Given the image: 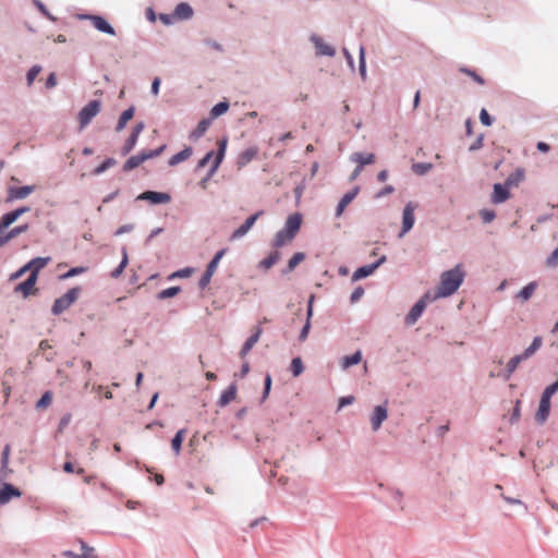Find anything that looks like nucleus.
Segmentation results:
<instances>
[{"mask_svg": "<svg viewBox=\"0 0 558 558\" xmlns=\"http://www.w3.org/2000/svg\"><path fill=\"white\" fill-rule=\"evenodd\" d=\"M465 274L461 264L456 265L453 268L446 270L440 276V281L435 289V294L432 300L440 298H448L452 295L464 281Z\"/></svg>", "mask_w": 558, "mask_h": 558, "instance_id": "obj_1", "label": "nucleus"}, {"mask_svg": "<svg viewBox=\"0 0 558 558\" xmlns=\"http://www.w3.org/2000/svg\"><path fill=\"white\" fill-rule=\"evenodd\" d=\"M81 287H74L68 290L63 295L56 299L51 312L53 315H60L64 311H66L80 296L81 294Z\"/></svg>", "mask_w": 558, "mask_h": 558, "instance_id": "obj_2", "label": "nucleus"}, {"mask_svg": "<svg viewBox=\"0 0 558 558\" xmlns=\"http://www.w3.org/2000/svg\"><path fill=\"white\" fill-rule=\"evenodd\" d=\"M101 101L98 99L90 100L78 112L80 129L86 128L92 120L100 112Z\"/></svg>", "mask_w": 558, "mask_h": 558, "instance_id": "obj_3", "label": "nucleus"}, {"mask_svg": "<svg viewBox=\"0 0 558 558\" xmlns=\"http://www.w3.org/2000/svg\"><path fill=\"white\" fill-rule=\"evenodd\" d=\"M433 301L429 292L425 293L410 310L404 318L407 326L414 325L426 308L427 302Z\"/></svg>", "mask_w": 558, "mask_h": 558, "instance_id": "obj_4", "label": "nucleus"}, {"mask_svg": "<svg viewBox=\"0 0 558 558\" xmlns=\"http://www.w3.org/2000/svg\"><path fill=\"white\" fill-rule=\"evenodd\" d=\"M417 205L413 202H409L405 204L402 210V228L401 232L399 233V236L402 238L404 234H407L414 226L415 217L414 211L416 209Z\"/></svg>", "mask_w": 558, "mask_h": 558, "instance_id": "obj_5", "label": "nucleus"}, {"mask_svg": "<svg viewBox=\"0 0 558 558\" xmlns=\"http://www.w3.org/2000/svg\"><path fill=\"white\" fill-rule=\"evenodd\" d=\"M388 401L386 400L383 404H378L373 409V412L371 414L369 421L371 426L374 432H377L383 423L388 417Z\"/></svg>", "mask_w": 558, "mask_h": 558, "instance_id": "obj_6", "label": "nucleus"}, {"mask_svg": "<svg viewBox=\"0 0 558 558\" xmlns=\"http://www.w3.org/2000/svg\"><path fill=\"white\" fill-rule=\"evenodd\" d=\"M264 215L263 210H259L250 217L246 218V220L238 228L235 229L232 234L230 235V241H235L242 239L244 235L247 234V232L252 229V227L255 225L257 219Z\"/></svg>", "mask_w": 558, "mask_h": 558, "instance_id": "obj_7", "label": "nucleus"}, {"mask_svg": "<svg viewBox=\"0 0 558 558\" xmlns=\"http://www.w3.org/2000/svg\"><path fill=\"white\" fill-rule=\"evenodd\" d=\"M310 40L315 47V53L317 57H322V56L335 57L336 56V49L332 46L326 44L319 35L312 34L310 36Z\"/></svg>", "mask_w": 558, "mask_h": 558, "instance_id": "obj_8", "label": "nucleus"}, {"mask_svg": "<svg viewBox=\"0 0 558 558\" xmlns=\"http://www.w3.org/2000/svg\"><path fill=\"white\" fill-rule=\"evenodd\" d=\"M138 201H147L150 204H167L171 201V196L165 192L145 191L141 193L137 198Z\"/></svg>", "mask_w": 558, "mask_h": 558, "instance_id": "obj_9", "label": "nucleus"}, {"mask_svg": "<svg viewBox=\"0 0 558 558\" xmlns=\"http://www.w3.org/2000/svg\"><path fill=\"white\" fill-rule=\"evenodd\" d=\"M81 19L89 20L94 27L105 34L114 36V28L100 15H82Z\"/></svg>", "mask_w": 558, "mask_h": 558, "instance_id": "obj_10", "label": "nucleus"}, {"mask_svg": "<svg viewBox=\"0 0 558 558\" xmlns=\"http://www.w3.org/2000/svg\"><path fill=\"white\" fill-rule=\"evenodd\" d=\"M550 414V399L547 395H542L538 410L535 414V421L538 425H543Z\"/></svg>", "mask_w": 558, "mask_h": 558, "instance_id": "obj_11", "label": "nucleus"}, {"mask_svg": "<svg viewBox=\"0 0 558 558\" xmlns=\"http://www.w3.org/2000/svg\"><path fill=\"white\" fill-rule=\"evenodd\" d=\"M360 192V186H354L352 190L347 192L339 201L336 207V217L339 218L343 214L345 207L356 197Z\"/></svg>", "mask_w": 558, "mask_h": 558, "instance_id": "obj_12", "label": "nucleus"}, {"mask_svg": "<svg viewBox=\"0 0 558 558\" xmlns=\"http://www.w3.org/2000/svg\"><path fill=\"white\" fill-rule=\"evenodd\" d=\"M258 155V147L251 146L243 150L236 158L238 169H242L247 166Z\"/></svg>", "mask_w": 558, "mask_h": 558, "instance_id": "obj_13", "label": "nucleus"}, {"mask_svg": "<svg viewBox=\"0 0 558 558\" xmlns=\"http://www.w3.org/2000/svg\"><path fill=\"white\" fill-rule=\"evenodd\" d=\"M510 197L509 187L504 183L494 184V192L492 195V202L494 204H501Z\"/></svg>", "mask_w": 558, "mask_h": 558, "instance_id": "obj_14", "label": "nucleus"}, {"mask_svg": "<svg viewBox=\"0 0 558 558\" xmlns=\"http://www.w3.org/2000/svg\"><path fill=\"white\" fill-rule=\"evenodd\" d=\"M21 492L12 484L4 483L0 489V505L8 504L13 497H20Z\"/></svg>", "mask_w": 558, "mask_h": 558, "instance_id": "obj_15", "label": "nucleus"}, {"mask_svg": "<svg viewBox=\"0 0 558 558\" xmlns=\"http://www.w3.org/2000/svg\"><path fill=\"white\" fill-rule=\"evenodd\" d=\"M36 281L37 278L35 277V275H29L25 281L19 283L14 288V292L22 293L24 298H27L33 293Z\"/></svg>", "mask_w": 558, "mask_h": 558, "instance_id": "obj_16", "label": "nucleus"}, {"mask_svg": "<svg viewBox=\"0 0 558 558\" xmlns=\"http://www.w3.org/2000/svg\"><path fill=\"white\" fill-rule=\"evenodd\" d=\"M301 223H302V216H301V214L295 213L288 217L283 229L286 231H288L292 236H295V234L298 233V231L301 228Z\"/></svg>", "mask_w": 558, "mask_h": 558, "instance_id": "obj_17", "label": "nucleus"}, {"mask_svg": "<svg viewBox=\"0 0 558 558\" xmlns=\"http://www.w3.org/2000/svg\"><path fill=\"white\" fill-rule=\"evenodd\" d=\"M217 145H218V149H217V153H215V155H214L215 158L211 163L214 166V170H218V168L220 167L221 162L225 159L227 145H228V137L225 136V137L220 138L218 141Z\"/></svg>", "mask_w": 558, "mask_h": 558, "instance_id": "obj_18", "label": "nucleus"}, {"mask_svg": "<svg viewBox=\"0 0 558 558\" xmlns=\"http://www.w3.org/2000/svg\"><path fill=\"white\" fill-rule=\"evenodd\" d=\"M211 122L213 121L209 118L202 119L197 123L196 128L190 133L189 138L191 141H193V142L198 141L202 136H204V134L206 133V131L210 126Z\"/></svg>", "mask_w": 558, "mask_h": 558, "instance_id": "obj_19", "label": "nucleus"}, {"mask_svg": "<svg viewBox=\"0 0 558 558\" xmlns=\"http://www.w3.org/2000/svg\"><path fill=\"white\" fill-rule=\"evenodd\" d=\"M263 330L260 327H256L255 331L246 339L240 351V356L245 357L252 348L257 343L260 338Z\"/></svg>", "mask_w": 558, "mask_h": 558, "instance_id": "obj_20", "label": "nucleus"}, {"mask_svg": "<svg viewBox=\"0 0 558 558\" xmlns=\"http://www.w3.org/2000/svg\"><path fill=\"white\" fill-rule=\"evenodd\" d=\"M193 13V9L187 2L179 3L173 11L177 21L190 20Z\"/></svg>", "mask_w": 558, "mask_h": 558, "instance_id": "obj_21", "label": "nucleus"}, {"mask_svg": "<svg viewBox=\"0 0 558 558\" xmlns=\"http://www.w3.org/2000/svg\"><path fill=\"white\" fill-rule=\"evenodd\" d=\"M350 160L356 162L363 169L364 166L372 165L375 161V155L373 153H353L350 155Z\"/></svg>", "mask_w": 558, "mask_h": 558, "instance_id": "obj_22", "label": "nucleus"}, {"mask_svg": "<svg viewBox=\"0 0 558 558\" xmlns=\"http://www.w3.org/2000/svg\"><path fill=\"white\" fill-rule=\"evenodd\" d=\"M49 257H35L26 263L27 268L29 269V275H35L38 278V272L49 263Z\"/></svg>", "mask_w": 558, "mask_h": 558, "instance_id": "obj_23", "label": "nucleus"}, {"mask_svg": "<svg viewBox=\"0 0 558 558\" xmlns=\"http://www.w3.org/2000/svg\"><path fill=\"white\" fill-rule=\"evenodd\" d=\"M33 185L13 186L9 190V197L12 199H23L33 193Z\"/></svg>", "mask_w": 558, "mask_h": 558, "instance_id": "obj_24", "label": "nucleus"}, {"mask_svg": "<svg viewBox=\"0 0 558 558\" xmlns=\"http://www.w3.org/2000/svg\"><path fill=\"white\" fill-rule=\"evenodd\" d=\"M193 155V148L191 146H185L181 151L173 155L169 160L168 165L170 167H174L182 161L187 160Z\"/></svg>", "mask_w": 558, "mask_h": 558, "instance_id": "obj_25", "label": "nucleus"}, {"mask_svg": "<svg viewBox=\"0 0 558 558\" xmlns=\"http://www.w3.org/2000/svg\"><path fill=\"white\" fill-rule=\"evenodd\" d=\"M236 389L238 388L235 383L230 384L228 388L222 391L218 400V405L226 407L229 402H231L236 396Z\"/></svg>", "mask_w": 558, "mask_h": 558, "instance_id": "obj_26", "label": "nucleus"}, {"mask_svg": "<svg viewBox=\"0 0 558 558\" xmlns=\"http://www.w3.org/2000/svg\"><path fill=\"white\" fill-rule=\"evenodd\" d=\"M134 113L135 108L133 106L124 110L118 120L116 131L121 132L126 126V123L134 117Z\"/></svg>", "mask_w": 558, "mask_h": 558, "instance_id": "obj_27", "label": "nucleus"}, {"mask_svg": "<svg viewBox=\"0 0 558 558\" xmlns=\"http://www.w3.org/2000/svg\"><path fill=\"white\" fill-rule=\"evenodd\" d=\"M145 160V156L143 155V151H141L137 155L131 156L123 165V171L129 172L135 168H137L141 163H143Z\"/></svg>", "mask_w": 558, "mask_h": 558, "instance_id": "obj_28", "label": "nucleus"}, {"mask_svg": "<svg viewBox=\"0 0 558 558\" xmlns=\"http://www.w3.org/2000/svg\"><path fill=\"white\" fill-rule=\"evenodd\" d=\"M294 236H292L288 231L284 229L279 230L274 239L272 246L275 247H281L292 241Z\"/></svg>", "mask_w": 558, "mask_h": 558, "instance_id": "obj_29", "label": "nucleus"}, {"mask_svg": "<svg viewBox=\"0 0 558 558\" xmlns=\"http://www.w3.org/2000/svg\"><path fill=\"white\" fill-rule=\"evenodd\" d=\"M375 272V268L372 264L359 267L352 275V281L364 279Z\"/></svg>", "mask_w": 558, "mask_h": 558, "instance_id": "obj_30", "label": "nucleus"}, {"mask_svg": "<svg viewBox=\"0 0 558 558\" xmlns=\"http://www.w3.org/2000/svg\"><path fill=\"white\" fill-rule=\"evenodd\" d=\"M362 361V352L356 351L351 355H345L341 360V366L343 369L349 368L353 365L359 364Z\"/></svg>", "mask_w": 558, "mask_h": 558, "instance_id": "obj_31", "label": "nucleus"}, {"mask_svg": "<svg viewBox=\"0 0 558 558\" xmlns=\"http://www.w3.org/2000/svg\"><path fill=\"white\" fill-rule=\"evenodd\" d=\"M542 344L543 338L541 336L534 337L532 343L522 352L523 356H525L526 360L530 359L536 353L537 350H539Z\"/></svg>", "mask_w": 558, "mask_h": 558, "instance_id": "obj_32", "label": "nucleus"}, {"mask_svg": "<svg viewBox=\"0 0 558 558\" xmlns=\"http://www.w3.org/2000/svg\"><path fill=\"white\" fill-rule=\"evenodd\" d=\"M230 104L228 101H219L210 109V117L211 121L223 113H226L229 110Z\"/></svg>", "mask_w": 558, "mask_h": 558, "instance_id": "obj_33", "label": "nucleus"}, {"mask_svg": "<svg viewBox=\"0 0 558 558\" xmlns=\"http://www.w3.org/2000/svg\"><path fill=\"white\" fill-rule=\"evenodd\" d=\"M186 433V429L185 428H182V429H179L174 437L172 438L171 440V448L172 450L174 451V453L178 456L181 451V448H182V442H183V439H184V435Z\"/></svg>", "mask_w": 558, "mask_h": 558, "instance_id": "obj_34", "label": "nucleus"}, {"mask_svg": "<svg viewBox=\"0 0 558 558\" xmlns=\"http://www.w3.org/2000/svg\"><path fill=\"white\" fill-rule=\"evenodd\" d=\"M129 263L126 248H122V259L120 264L111 271L110 276L114 279L119 278Z\"/></svg>", "mask_w": 558, "mask_h": 558, "instance_id": "obj_35", "label": "nucleus"}, {"mask_svg": "<svg viewBox=\"0 0 558 558\" xmlns=\"http://www.w3.org/2000/svg\"><path fill=\"white\" fill-rule=\"evenodd\" d=\"M433 168H434V166L430 162H414L411 166V170L416 175H421V177L427 174Z\"/></svg>", "mask_w": 558, "mask_h": 558, "instance_id": "obj_36", "label": "nucleus"}, {"mask_svg": "<svg viewBox=\"0 0 558 558\" xmlns=\"http://www.w3.org/2000/svg\"><path fill=\"white\" fill-rule=\"evenodd\" d=\"M305 259V254L302 252L295 253L289 260L287 268L282 270V275H287L291 272L299 263L303 262Z\"/></svg>", "mask_w": 558, "mask_h": 558, "instance_id": "obj_37", "label": "nucleus"}, {"mask_svg": "<svg viewBox=\"0 0 558 558\" xmlns=\"http://www.w3.org/2000/svg\"><path fill=\"white\" fill-rule=\"evenodd\" d=\"M280 259V253L278 251L271 252L266 258H264L258 267L263 269L271 268Z\"/></svg>", "mask_w": 558, "mask_h": 558, "instance_id": "obj_38", "label": "nucleus"}, {"mask_svg": "<svg viewBox=\"0 0 558 558\" xmlns=\"http://www.w3.org/2000/svg\"><path fill=\"white\" fill-rule=\"evenodd\" d=\"M359 73L363 81L367 78L366 60H365V48L363 46L359 49Z\"/></svg>", "mask_w": 558, "mask_h": 558, "instance_id": "obj_39", "label": "nucleus"}, {"mask_svg": "<svg viewBox=\"0 0 558 558\" xmlns=\"http://www.w3.org/2000/svg\"><path fill=\"white\" fill-rule=\"evenodd\" d=\"M20 217L17 216L15 210H11L5 213L1 219L0 225L2 229H8L12 223H14Z\"/></svg>", "mask_w": 558, "mask_h": 558, "instance_id": "obj_40", "label": "nucleus"}, {"mask_svg": "<svg viewBox=\"0 0 558 558\" xmlns=\"http://www.w3.org/2000/svg\"><path fill=\"white\" fill-rule=\"evenodd\" d=\"M536 287H537V283L535 281L527 283L518 293V298L522 299L523 301L529 300L532 296V294L534 293Z\"/></svg>", "mask_w": 558, "mask_h": 558, "instance_id": "obj_41", "label": "nucleus"}, {"mask_svg": "<svg viewBox=\"0 0 558 558\" xmlns=\"http://www.w3.org/2000/svg\"><path fill=\"white\" fill-rule=\"evenodd\" d=\"M116 163H117V160L112 157H109V158L105 159L99 166H97L93 170V173L95 175H99V174L104 173L105 171H107L110 167L114 166Z\"/></svg>", "mask_w": 558, "mask_h": 558, "instance_id": "obj_42", "label": "nucleus"}, {"mask_svg": "<svg viewBox=\"0 0 558 558\" xmlns=\"http://www.w3.org/2000/svg\"><path fill=\"white\" fill-rule=\"evenodd\" d=\"M290 371L294 377L300 376L304 372V365L301 357L296 356L292 359Z\"/></svg>", "mask_w": 558, "mask_h": 558, "instance_id": "obj_43", "label": "nucleus"}, {"mask_svg": "<svg viewBox=\"0 0 558 558\" xmlns=\"http://www.w3.org/2000/svg\"><path fill=\"white\" fill-rule=\"evenodd\" d=\"M523 179V171L521 169H517L512 172L505 181V184L510 187L512 185H517Z\"/></svg>", "mask_w": 558, "mask_h": 558, "instance_id": "obj_44", "label": "nucleus"}, {"mask_svg": "<svg viewBox=\"0 0 558 558\" xmlns=\"http://www.w3.org/2000/svg\"><path fill=\"white\" fill-rule=\"evenodd\" d=\"M137 140H138V137L135 136V134L131 133L122 147V155L125 156L129 153H131L133 150V148L135 147Z\"/></svg>", "mask_w": 558, "mask_h": 558, "instance_id": "obj_45", "label": "nucleus"}, {"mask_svg": "<svg viewBox=\"0 0 558 558\" xmlns=\"http://www.w3.org/2000/svg\"><path fill=\"white\" fill-rule=\"evenodd\" d=\"M459 71L461 73H464L468 76H470L477 84H480V85H484L485 84V80L481 75H478L474 70H472L470 68H466V66H461V68H459Z\"/></svg>", "mask_w": 558, "mask_h": 558, "instance_id": "obj_46", "label": "nucleus"}, {"mask_svg": "<svg viewBox=\"0 0 558 558\" xmlns=\"http://www.w3.org/2000/svg\"><path fill=\"white\" fill-rule=\"evenodd\" d=\"M181 291L180 287H169L160 291L157 295L159 300H166L175 296Z\"/></svg>", "mask_w": 558, "mask_h": 558, "instance_id": "obj_47", "label": "nucleus"}, {"mask_svg": "<svg viewBox=\"0 0 558 558\" xmlns=\"http://www.w3.org/2000/svg\"><path fill=\"white\" fill-rule=\"evenodd\" d=\"M41 66L38 64L33 65L26 73L27 86H32L37 75L40 73Z\"/></svg>", "mask_w": 558, "mask_h": 558, "instance_id": "obj_48", "label": "nucleus"}, {"mask_svg": "<svg viewBox=\"0 0 558 558\" xmlns=\"http://www.w3.org/2000/svg\"><path fill=\"white\" fill-rule=\"evenodd\" d=\"M227 253V248H221L219 250L215 256L213 257V259L208 263L207 267L210 268V270H217L218 268V265H219V262L221 260V258L225 256V254Z\"/></svg>", "mask_w": 558, "mask_h": 558, "instance_id": "obj_49", "label": "nucleus"}, {"mask_svg": "<svg viewBox=\"0 0 558 558\" xmlns=\"http://www.w3.org/2000/svg\"><path fill=\"white\" fill-rule=\"evenodd\" d=\"M51 401H52V393H51V391H46L40 397V399L37 401L36 409L40 410V409L47 408L51 403Z\"/></svg>", "mask_w": 558, "mask_h": 558, "instance_id": "obj_50", "label": "nucleus"}, {"mask_svg": "<svg viewBox=\"0 0 558 558\" xmlns=\"http://www.w3.org/2000/svg\"><path fill=\"white\" fill-rule=\"evenodd\" d=\"M86 270H87V268L86 267H82V266L72 267L66 272L61 275L60 278L61 279H70V278H73V277L78 276L81 274H84Z\"/></svg>", "mask_w": 558, "mask_h": 558, "instance_id": "obj_51", "label": "nucleus"}, {"mask_svg": "<svg viewBox=\"0 0 558 558\" xmlns=\"http://www.w3.org/2000/svg\"><path fill=\"white\" fill-rule=\"evenodd\" d=\"M526 357L523 356L522 353L520 354H517L514 355L513 357H511L509 360V362L507 363V366L512 369L513 372H515V369L518 368L519 364L522 362V361H525Z\"/></svg>", "mask_w": 558, "mask_h": 558, "instance_id": "obj_52", "label": "nucleus"}, {"mask_svg": "<svg viewBox=\"0 0 558 558\" xmlns=\"http://www.w3.org/2000/svg\"><path fill=\"white\" fill-rule=\"evenodd\" d=\"M389 496L401 509L403 508V506H402L403 494L401 490H399L397 488H390Z\"/></svg>", "mask_w": 558, "mask_h": 558, "instance_id": "obj_53", "label": "nucleus"}, {"mask_svg": "<svg viewBox=\"0 0 558 558\" xmlns=\"http://www.w3.org/2000/svg\"><path fill=\"white\" fill-rule=\"evenodd\" d=\"M480 217L482 218L484 223H489L495 219L496 214L492 209L484 208L480 210Z\"/></svg>", "mask_w": 558, "mask_h": 558, "instance_id": "obj_54", "label": "nucleus"}, {"mask_svg": "<svg viewBox=\"0 0 558 558\" xmlns=\"http://www.w3.org/2000/svg\"><path fill=\"white\" fill-rule=\"evenodd\" d=\"M80 545H81V549H82V554H80V556H88V557H93V558H98V556L95 554V550L93 547L88 546V544H86L84 541H80Z\"/></svg>", "mask_w": 558, "mask_h": 558, "instance_id": "obj_55", "label": "nucleus"}, {"mask_svg": "<svg viewBox=\"0 0 558 558\" xmlns=\"http://www.w3.org/2000/svg\"><path fill=\"white\" fill-rule=\"evenodd\" d=\"M215 155V151L214 150H209L208 153H206V155L198 160L196 167H195V171H198L201 169H203L204 167L207 166V163L210 161V159L214 157Z\"/></svg>", "mask_w": 558, "mask_h": 558, "instance_id": "obj_56", "label": "nucleus"}, {"mask_svg": "<svg viewBox=\"0 0 558 558\" xmlns=\"http://www.w3.org/2000/svg\"><path fill=\"white\" fill-rule=\"evenodd\" d=\"M216 172L217 170H214V166L211 165L207 174L198 182V186L205 190L207 187L208 182L215 175Z\"/></svg>", "mask_w": 558, "mask_h": 558, "instance_id": "obj_57", "label": "nucleus"}, {"mask_svg": "<svg viewBox=\"0 0 558 558\" xmlns=\"http://www.w3.org/2000/svg\"><path fill=\"white\" fill-rule=\"evenodd\" d=\"M271 384H272L271 376L269 374H267L265 376V380H264V391H263V396H262V402H264L268 398L270 389H271Z\"/></svg>", "mask_w": 558, "mask_h": 558, "instance_id": "obj_58", "label": "nucleus"}, {"mask_svg": "<svg viewBox=\"0 0 558 558\" xmlns=\"http://www.w3.org/2000/svg\"><path fill=\"white\" fill-rule=\"evenodd\" d=\"M28 228H29V226L27 223H24V225L12 228L11 230H9V233L13 240L16 236H19L20 234L26 232L28 230Z\"/></svg>", "mask_w": 558, "mask_h": 558, "instance_id": "obj_59", "label": "nucleus"}, {"mask_svg": "<svg viewBox=\"0 0 558 558\" xmlns=\"http://www.w3.org/2000/svg\"><path fill=\"white\" fill-rule=\"evenodd\" d=\"M166 148V145H161L160 147L153 150H143V155L145 156V160L158 157Z\"/></svg>", "mask_w": 558, "mask_h": 558, "instance_id": "obj_60", "label": "nucleus"}, {"mask_svg": "<svg viewBox=\"0 0 558 558\" xmlns=\"http://www.w3.org/2000/svg\"><path fill=\"white\" fill-rule=\"evenodd\" d=\"M480 120L485 126H490L494 122L493 117L484 108L480 112Z\"/></svg>", "mask_w": 558, "mask_h": 558, "instance_id": "obj_61", "label": "nucleus"}, {"mask_svg": "<svg viewBox=\"0 0 558 558\" xmlns=\"http://www.w3.org/2000/svg\"><path fill=\"white\" fill-rule=\"evenodd\" d=\"M520 404H521V401L517 400L515 401V405H514L513 411H512L511 416H510V423L511 424L517 423L520 420V417H521Z\"/></svg>", "mask_w": 558, "mask_h": 558, "instance_id": "obj_62", "label": "nucleus"}, {"mask_svg": "<svg viewBox=\"0 0 558 558\" xmlns=\"http://www.w3.org/2000/svg\"><path fill=\"white\" fill-rule=\"evenodd\" d=\"M364 292L365 291L361 286L356 287L350 295V302L354 304L360 301V299L364 295Z\"/></svg>", "mask_w": 558, "mask_h": 558, "instance_id": "obj_63", "label": "nucleus"}, {"mask_svg": "<svg viewBox=\"0 0 558 558\" xmlns=\"http://www.w3.org/2000/svg\"><path fill=\"white\" fill-rule=\"evenodd\" d=\"M192 274V268L185 267L182 269H179L178 271L173 272L169 278H187Z\"/></svg>", "mask_w": 558, "mask_h": 558, "instance_id": "obj_64", "label": "nucleus"}]
</instances>
